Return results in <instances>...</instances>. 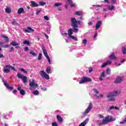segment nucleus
Wrapping results in <instances>:
<instances>
[{
	"label": "nucleus",
	"instance_id": "3c124183",
	"mask_svg": "<svg viewBox=\"0 0 126 126\" xmlns=\"http://www.w3.org/2000/svg\"><path fill=\"white\" fill-rule=\"evenodd\" d=\"M98 117L99 118H100V119H104V116H103V115H101V114H99V115H98Z\"/></svg>",
	"mask_w": 126,
	"mask_h": 126
},
{
	"label": "nucleus",
	"instance_id": "412c9836",
	"mask_svg": "<svg viewBox=\"0 0 126 126\" xmlns=\"http://www.w3.org/2000/svg\"><path fill=\"white\" fill-rule=\"evenodd\" d=\"M109 58H110V59H111V60H114V61H115V60H117V57H116V56H115V53H114V52H113L109 56Z\"/></svg>",
	"mask_w": 126,
	"mask_h": 126
},
{
	"label": "nucleus",
	"instance_id": "49530a36",
	"mask_svg": "<svg viewBox=\"0 0 126 126\" xmlns=\"http://www.w3.org/2000/svg\"><path fill=\"white\" fill-rule=\"evenodd\" d=\"M52 126H58V124H57V122L54 121L52 122Z\"/></svg>",
	"mask_w": 126,
	"mask_h": 126
},
{
	"label": "nucleus",
	"instance_id": "052dcab7",
	"mask_svg": "<svg viewBox=\"0 0 126 126\" xmlns=\"http://www.w3.org/2000/svg\"><path fill=\"white\" fill-rule=\"evenodd\" d=\"M117 1V0H112V3L115 4L116 3V2Z\"/></svg>",
	"mask_w": 126,
	"mask_h": 126
},
{
	"label": "nucleus",
	"instance_id": "7c9ffc66",
	"mask_svg": "<svg viewBox=\"0 0 126 126\" xmlns=\"http://www.w3.org/2000/svg\"><path fill=\"white\" fill-rule=\"evenodd\" d=\"M20 94H21V95H22L23 96H24V95H25L26 94L25 91L24 90H20Z\"/></svg>",
	"mask_w": 126,
	"mask_h": 126
},
{
	"label": "nucleus",
	"instance_id": "4d7b16f0",
	"mask_svg": "<svg viewBox=\"0 0 126 126\" xmlns=\"http://www.w3.org/2000/svg\"><path fill=\"white\" fill-rule=\"evenodd\" d=\"M41 90H43V91H46L47 90V88L46 87L41 88Z\"/></svg>",
	"mask_w": 126,
	"mask_h": 126
},
{
	"label": "nucleus",
	"instance_id": "7ed1b4c3",
	"mask_svg": "<svg viewBox=\"0 0 126 126\" xmlns=\"http://www.w3.org/2000/svg\"><path fill=\"white\" fill-rule=\"evenodd\" d=\"M10 69H12V70H14V71L16 70L15 68L13 66L10 65H6L4 68V72L5 73H8V72L10 71V70H9Z\"/></svg>",
	"mask_w": 126,
	"mask_h": 126
},
{
	"label": "nucleus",
	"instance_id": "bb28decb",
	"mask_svg": "<svg viewBox=\"0 0 126 126\" xmlns=\"http://www.w3.org/2000/svg\"><path fill=\"white\" fill-rule=\"evenodd\" d=\"M122 53L124 54V55H126V46L123 47H122Z\"/></svg>",
	"mask_w": 126,
	"mask_h": 126
},
{
	"label": "nucleus",
	"instance_id": "b1692460",
	"mask_svg": "<svg viewBox=\"0 0 126 126\" xmlns=\"http://www.w3.org/2000/svg\"><path fill=\"white\" fill-rule=\"evenodd\" d=\"M1 37L2 38H4V39H6V40L5 41L6 43H8V42H9V38H8V37H7V36L4 35H2Z\"/></svg>",
	"mask_w": 126,
	"mask_h": 126
},
{
	"label": "nucleus",
	"instance_id": "6ab92c4d",
	"mask_svg": "<svg viewBox=\"0 0 126 126\" xmlns=\"http://www.w3.org/2000/svg\"><path fill=\"white\" fill-rule=\"evenodd\" d=\"M102 24V21H99L97 22L96 26H95V29L97 30V29H99L100 28V26H101V25Z\"/></svg>",
	"mask_w": 126,
	"mask_h": 126
},
{
	"label": "nucleus",
	"instance_id": "a878e982",
	"mask_svg": "<svg viewBox=\"0 0 126 126\" xmlns=\"http://www.w3.org/2000/svg\"><path fill=\"white\" fill-rule=\"evenodd\" d=\"M31 3H32V6H33L34 7H37V6H39V5H38V4L36 3V2H35V1H32Z\"/></svg>",
	"mask_w": 126,
	"mask_h": 126
},
{
	"label": "nucleus",
	"instance_id": "cd10ccee",
	"mask_svg": "<svg viewBox=\"0 0 126 126\" xmlns=\"http://www.w3.org/2000/svg\"><path fill=\"white\" fill-rule=\"evenodd\" d=\"M113 109H116V110H120V108L117 106H112L110 107L109 110H113Z\"/></svg>",
	"mask_w": 126,
	"mask_h": 126
},
{
	"label": "nucleus",
	"instance_id": "603ef678",
	"mask_svg": "<svg viewBox=\"0 0 126 126\" xmlns=\"http://www.w3.org/2000/svg\"><path fill=\"white\" fill-rule=\"evenodd\" d=\"M41 9L38 10L36 11V15H39L40 14V12H41Z\"/></svg>",
	"mask_w": 126,
	"mask_h": 126
},
{
	"label": "nucleus",
	"instance_id": "e433bc0d",
	"mask_svg": "<svg viewBox=\"0 0 126 126\" xmlns=\"http://www.w3.org/2000/svg\"><path fill=\"white\" fill-rule=\"evenodd\" d=\"M23 44H24V45H30V42L27 40H25L23 42Z\"/></svg>",
	"mask_w": 126,
	"mask_h": 126
},
{
	"label": "nucleus",
	"instance_id": "20e7f679",
	"mask_svg": "<svg viewBox=\"0 0 126 126\" xmlns=\"http://www.w3.org/2000/svg\"><path fill=\"white\" fill-rule=\"evenodd\" d=\"M92 79L88 77H83L81 78V80L79 82L80 84H82V83H85L86 82H91Z\"/></svg>",
	"mask_w": 126,
	"mask_h": 126
},
{
	"label": "nucleus",
	"instance_id": "f704fd0d",
	"mask_svg": "<svg viewBox=\"0 0 126 126\" xmlns=\"http://www.w3.org/2000/svg\"><path fill=\"white\" fill-rule=\"evenodd\" d=\"M42 53H39L38 57V61H41L42 60Z\"/></svg>",
	"mask_w": 126,
	"mask_h": 126
},
{
	"label": "nucleus",
	"instance_id": "39448f33",
	"mask_svg": "<svg viewBox=\"0 0 126 126\" xmlns=\"http://www.w3.org/2000/svg\"><path fill=\"white\" fill-rule=\"evenodd\" d=\"M66 1L67 2H66V4L65 5L66 9H67L68 6H69V4L70 7L71 8L75 7L76 6V4L73 3V1H72V0H66Z\"/></svg>",
	"mask_w": 126,
	"mask_h": 126
},
{
	"label": "nucleus",
	"instance_id": "f03ea898",
	"mask_svg": "<svg viewBox=\"0 0 126 126\" xmlns=\"http://www.w3.org/2000/svg\"><path fill=\"white\" fill-rule=\"evenodd\" d=\"M118 91H115L113 93H110L107 95V101L110 102L115 101V96H118Z\"/></svg>",
	"mask_w": 126,
	"mask_h": 126
},
{
	"label": "nucleus",
	"instance_id": "f8f14e48",
	"mask_svg": "<svg viewBox=\"0 0 126 126\" xmlns=\"http://www.w3.org/2000/svg\"><path fill=\"white\" fill-rule=\"evenodd\" d=\"M35 82H36L34 80H32L29 84L30 86L32 88H36V87H38V84H36Z\"/></svg>",
	"mask_w": 126,
	"mask_h": 126
},
{
	"label": "nucleus",
	"instance_id": "c85d7f7f",
	"mask_svg": "<svg viewBox=\"0 0 126 126\" xmlns=\"http://www.w3.org/2000/svg\"><path fill=\"white\" fill-rule=\"evenodd\" d=\"M75 14L76 15H78L79 16H81V15H82V12L78 11L75 13Z\"/></svg>",
	"mask_w": 126,
	"mask_h": 126
},
{
	"label": "nucleus",
	"instance_id": "bf43d9fd",
	"mask_svg": "<svg viewBox=\"0 0 126 126\" xmlns=\"http://www.w3.org/2000/svg\"><path fill=\"white\" fill-rule=\"evenodd\" d=\"M17 90H18V91H20V90H21V87L18 86L17 88Z\"/></svg>",
	"mask_w": 126,
	"mask_h": 126
},
{
	"label": "nucleus",
	"instance_id": "0e129e2a",
	"mask_svg": "<svg viewBox=\"0 0 126 126\" xmlns=\"http://www.w3.org/2000/svg\"><path fill=\"white\" fill-rule=\"evenodd\" d=\"M97 35H98V33H95L94 36V38H96V37H97Z\"/></svg>",
	"mask_w": 126,
	"mask_h": 126
},
{
	"label": "nucleus",
	"instance_id": "72a5a7b5",
	"mask_svg": "<svg viewBox=\"0 0 126 126\" xmlns=\"http://www.w3.org/2000/svg\"><path fill=\"white\" fill-rule=\"evenodd\" d=\"M6 87V88H7V89H8L9 90H10V91L13 90V87L11 86H9V85H8Z\"/></svg>",
	"mask_w": 126,
	"mask_h": 126
},
{
	"label": "nucleus",
	"instance_id": "9b49d317",
	"mask_svg": "<svg viewBox=\"0 0 126 126\" xmlns=\"http://www.w3.org/2000/svg\"><path fill=\"white\" fill-rule=\"evenodd\" d=\"M96 124L97 125H98V126H105V125H107L106 124V120L104 119H103L102 120V121H101V120H98L97 122H96Z\"/></svg>",
	"mask_w": 126,
	"mask_h": 126
},
{
	"label": "nucleus",
	"instance_id": "aec40b11",
	"mask_svg": "<svg viewBox=\"0 0 126 126\" xmlns=\"http://www.w3.org/2000/svg\"><path fill=\"white\" fill-rule=\"evenodd\" d=\"M10 45L14 47L15 46H19V45H20V43H17L15 41H13L10 42Z\"/></svg>",
	"mask_w": 126,
	"mask_h": 126
},
{
	"label": "nucleus",
	"instance_id": "1a4fd4ad",
	"mask_svg": "<svg viewBox=\"0 0 126 126\" xmlns=\"http://www.w3.org/2000/svg\"><path fill=\"white\" fill-rule=\"evenodd\" d=\"M104 119L105 120L106 125L109 124L110 122H115V121H116V119L113 118V117L109 118V116H106Z\"/></svg>",
	"mask_w": 126,
	"mask_h": 126
},
{
	"label": "nucleus",
	"instance_id": "37998d69",
	"mask_svg": "<svg viewBox=\"0 0 126 126\" xmlns=\"http://www.w3.org/2000/svg\"><path fill=\"white\" fill-rule=\"evenodd\" d=\"M62 3H59V2H58V3H56L54 5V6L55 7H57V6H60V5H62Z\"/></svg>",
	"mask_w": 126,
	"mask_h": 126
},
{
	"label": "nucleus",
	"instance_id": "2eb2a0df",
	"mask_svg": "<svg viewBox=\"0 0 126 126\" xmlns=\"http://www.w3.org/2000/svg\"><path fill=\"white\" fill-rule=\"evenodd\" d=\"M88 122H89V119L87 118L83 122L81 123L79 126H85Z\"/></svg>",
	"mask_w": 126,
	"mask_h": 126
},
{
	"label": "nucleus",
	"instance_id": "4468645a",
	"mask_svg": "<svg viewBox=\"0 0 126 126\" xmlns=\"http://www.w3.org/2000/svg\"><path fill=\"white\" fill-rule=\"evenodd\" d=\"M123 81V78L120 76H118L114 82V83H121Z\"/></svg>",
	"mask_w": 126,
	"mask_h": 126
},
{
	"label": "nucleus",
	"instance_id": "6e6552de",
	"mask_svg": "<svg viewBox=\"0 0 126 126\" xmlns=\"http://www.w3.org/2000/svg\"><path fill=\"white\" fill-rule=\"evenodd\" d=\"M17 76L19 78L22 79L24 83H26L27 82V77L23 76V75L20 74V73H17Z\"/></svg>",
	"mask_w": 126,
	"mask_h": 126
},
{
	"label": "nucleus",
	"instance_id": "58836bf2",
	"mask_svg": "<svg viewBox=\"0 0 126 126\" xmlns=\"http://www.w3.org/2000/svg\"><path fill=\"white\" fill-rule=\"evenodd\" d=\"M30 54L32 55L33 57H36V53H35L33 51H30Z\"/></svg>",
	"mask_w": 126,
	"mask_h": 126
},
{
	"label": "nucleus",
	"instance_id": "5701e85b",
	"mask_svg": "<svg viewBox=\"0 0 126 126\" xmlns=\"http://www.w3.org/2000/svg\"><path fill=\"white\" fill-rule=\"evenodd\" d=\"M72 29H70L68 30V33L69 37H70L72 36V34H73V32H72Z\"/></svg>",
	"mask_w": 126,
	"mask_h": 126
},
{
	"label": "nucleus",
	"instance_id": "a19ab883",
	"mask_svg": "<svg viewBox=\"0 0 126 126\" xmlns=\"http://www.w3.org/2000/svg\"><path fill=\"white\" fill-rule=\"evenodd\" d=\"M11 24L12 25H18V23H17V22L16 21H14L11 22Z\"/></svg>",
	"mask_w": 126,
	"mask_h": 126
},
{
	"label": "nucleus",
	"instance_id": "393cba45",
	"mask_svg": "<svg viewBox=\"0 0 126 126\" xmlns=\"http://www.w3.org/2000/svg\"><path fill=\"white\" fill-rule=\"evenodd\" d=\"M5 11L6 13H11V9L9 7H7L6 8Z\"/></svg>",
	"mask_w": 126,
	"mask_h": 126
},
{
	"label": "nucleus",
	"instance_id": "de8ad7c7",
	"mask_svg": "<svg viewBox=\"0 0 126 126\" xmlns=\"http://www.w3.org/2000/svg\"><path fill=\"white\" fill-rule=\"evenodd\" d=\"M83 43L84 44V45H86V44H87V40L86 39H84L83 40Z\"/></svg>",
	"mask_w": 126,
	"mask_h": 126
},
{
	"label": "nucleus",
	"instance_id": "79ce46f5",
	"mask_svg": "<svg viewBox=\"0 0 126 126\" xmlns=\"http://www.w3.org/2000/svg\"><path fill=\"white\" fill-rule=\"evenodd\" d=\"M20 70H21V71H22L23 72H24V73H27V70L24 69V68H20Z\"/></svg>",
	"mask_w": 126,
	"mask_h": 126
},
{
	"label": "nucleus",
	"instance_id": "338daca9",
	"mask_svg": "<svg viewBox=\"0 0 126 126\" xmlns=\"http://www.w3.org/2000/svg\"><path fill=\"white\" fill-rule=\"evenodd\" d=\"M0 58H3V54H0Z\"/></svg>",
	"mask_w": 126,
	"mask_h": 126
},
{
	"label": "nucleus",
	"instance_id": "f257e3e1",
	"mask_svg": "<svg viewBox=\"0 0 126 126\" xmlns=\"http://www.w3.org/2000/svg\"><path fill=\"white\" fill-rule=\"evenodd\" d=\"M71 26L73 27V32L77 33L78 32V25L76 23L80 24V21H77L75 18H71Z\"/></svg>",
	"mask_w": 126,
	"mask_h": 126
},
{
	"label": "nucleus",
	"instance_id": "6e6d98bb",
	"mask_svg": "<svg viewBox=\"0 0 126 126\" xmlns=\"http://www.w3.org/2000/svg\"><path fill=\"white\" fill-rule=\"evenodd\" d=\"M24 51L27 52V51H29V48L28 47H26L24 48Z\"/></svg>",
	"mask_w": 126,
	"mask_h": 126
},
{
	"label": "nucleus",
	"instance_id": "13d9d810",
	"mask_svg": "<svg viewBox=\"0 0 126 126\" xmlns=\"http://www.w3.org/2000/svg\"><path fill=\"white\" fill-rule=\"evenodd\" d=\"M15 49H21V46H18V45H17V46H15Z\"/></svg>",
	"mask_w": 126,
	"mask_h": 126
},
{
	"label": "nucleus",
	"instance_id": "4be33fe9",
	"mask_svg": "<svg viewBox=\"0 0 126 126\" xmlns=\"http://www.w3.org/2000/svg\"><path fill=\"white\" fill-rule=\"evenodd\" d=\"M105 77V71H103L100 75L99 77V80L102 81L103 80V78Z\"/></svg>",
	"mask_w": 126,
	"mask_h": 126
},
{
	"label": "nucleus",
	"instance_id": "dca6fc26",
	"mask_svg": "<svg viewBox=\"0 0 126 126\" xmlns=\"http://www.w3.org/2000/svg\"><path fill=\"white\" fill-rule=\"evenodd\" d=\"M57 120L58 121V122L60 123V124H62L63 122V118H62V117H61V116L60 115H57Z\"/></svg>",
	"mask_w": 126,
	"mask_h": 126
},
{
	"label": "nucleus",
	"instance_id": "c03bdc74",
	"mask_svg": "<svg viewBox=\"0 0 126 126\" xmlns=\"http://www.w3.org/2000/svg\"><path fill=\"white\" fill-rule=\"evenodd\" d=\"M46 4V2L41 1L39 2V5H41V6H44Z\"/></svg>",
	"mask_w": 126,
	"mask_h": 126
},
{
	"label": "nucleus",
	"instance_id": "c756f323",
	"mask_svg": "<svg viewBox=\"0 0 126 126\" xmlns=\"http://www.w3.org/2000/svg\"><path fill=\"white\" fill-rule=\"evenodd\" d=\"M46 71L47 73H48V74H49V73H51V67H47L46 69Z\"/></svg>",
	"mask_w": 126,
	"mask_h": 126
},
{
	"label": "nucleus",
	"instance_id": "774afa93",
	"mask_svg": "<svg viewBox=\"0 0 126 126\" xmlns=\"http://www.w3.org/2000/svg\"><path fill=\"white\" fill-rule=\"evenodd\" d=\"M93 23L92 22H89L88 23V25H92Z\"/></svg>",
	"mask_w": 126,
	"mask_h": 126
},
{
	"label": "nucleus",
	"instance_id": "a211bd4d",
	"mask_svg": "<svg viewBox=\"0 0 126 126\" xmlns=\"http://www.w3.org/2000/svg\"><path fill=\"white\" fill-rule=\"evenodd\" d=\"M112 63V62H111L110 61H107L106 63H103L101 67L104 68L106 65H108V64H111Z\"/></svg>",
	"mask_w": 126,
	"mask_h": 126
},
{
	"label": "nucleus",
	"instance_id": "864d4df0",
	"mask_svg": "<svg viewBox=\"0 0 126 126\" xmlns=\"http://www.w3.org/2000/svg\"><path fill=\"white\" fill-rule=\"evenodd\" d=\"M61 34L62 36H66V35H68L66 32H62Z\"/></svg>",
	"mask_w": 126,
	"mask_h": 126
},
{
	"label": "nucleus",
	"instance_id": "0eeeda50",
	"mask_svg": "<svg viewBox=\"0 0 126 126\" xmlns=\"http://www.w3.org/2000/svg\"><path fill=\"white\" fill-rule=\"evenodd\" d=\"M39 75H40L41 77H44V78H45V79H47V80H49V79H50V76H49V75L46 73V72L44 70H41L39 71Z\"/></svg>",
	"mask_w": 126,
	"mask_h": 126
},
{
	"label": "nucleus",
	"instance_id": "473e14b6",
	"mask_svg": "<svg viewBox=\"0 0 126 126\" xmlns=\"http://www.w3.org/2000/svg\"><path fill=\"white\" fill-rule=\"evenodd\" d=\"M32 94H33L34 95H39V91H38V90H35V91L32 92Z\"/></svg>",
	"mask_w": 126,
	"mask_h": 126
},
{
	"label": "nucleus",
	"instance_id": "5fc2aeb1",
	"mask_svg": "<svg viewBox=\"0 0 126 126\" xmlns=\"http://www.w3.org/2000/svg\"><path fill=\"white\" fill-rule=\"evenodd\" d=\"M8 47H9V44H5L3 46V48H8Z\"/></svg>",
	"mask_w": 126,
	"mask_h": 126
},
{
	"label": "nucleus",
	"instance_id": "9d476101",
	"mask_svg": "<svg viewBox=\"0 0 126 126\" xmlns=\"http://www.w3.org/2000/svg\"><path fill=\"white\" fill-rule=\"evenodd\" d=\"M93 108V105L92 104V102H90L89 106L85 110L84 112L85 114H88V113H89V112H90L91 110H92Z\"/></svg>",
	"mask_w": 126,
	"mask_h": 126
},
{
	"label": "nucleus",
	"instance_id": "a18cd8bd",
	"mask_svg": "<svg viewBox=\"0 0 126 126\" xmlns=\"http://www.w3.org/2000/svg\"><path fill=\"white\" fill-rule=\"evenodd\" d=\"M3 83L4 85H5V86L6 87L8 85V84H7V82H6V81L3 80Z\"/></svg>",
	"mask_w": 126,
	"mask_h": 126
},
{
	"label": "nucleus",
	"instance_id": "c9c22d12",
	"mask_svg": "<svg viewBox=\"0 0 126 126\" xmlns=\"http://www.w3.org/2000/svg\"><path fill=\"white\" fill-rule=\"evenodd\" d=\"M106 73L109 75L111 74V69H110V68H107L106 69Z\"/></svg>",
	"mask_w": 126,
	"mask_h": 126
},
{
	"label": "nucleus",
	"instance_id": "f3484780",
	"mask_svg": "<svg viewBox=\"0 0 126 126\" xmlns=\"http://www.w3.org/2000/svg\"><path fill=\"white\" fill-rule=\"evenodd\" d=\"M17 13H18V14H21V13H25L24 9L23 7L19 8L17 11Z\"/></svg>",
	"mask_w": 126,
	"mask_h": 126
},
{
	"label": "nucleus",
	"instance_id": "4c0bfd02",
	"mask_svg": "<svg viewBox=\"0 0 126 126\" xmlns=\"http://www.w3.org/2000/svg\"><path fill=\"white\" fill-rule=\"evenodd\" d=\"M70 38H71V39H73V40H74V41H78V39L75 36L72 35L70 36Z\"/></svg>",
	"mask_w": 126,
	"mask_h": 126
},
{
	"label": "nucleus",
	"instance_id": "2f4dec72",
	"mask_svg": "<svg viewBox=\"0 0 126 126\" xmlns=\"http://www.w3.org/2000/svg\"><path fill=\"white\" fill-rule=\"evenodd\" d=\"M107 8L108 9H109V10L112 11L114 9V8H115V7L114 6V5H111L107 7Z\"/></svg>",
	"mask_w": 126,
	"mask_h": 126
},
{
	"label": "nucleus",
	"instance_id": "ddd939ff",
	"mask_svg": "<svg viewBox=\"0 0 126 126\" xmlns=\"http://www.w3.org/2000/svg\"><path fill=\"white\" fill-rule=\"evenodd\" d=\"M24 31L27 33H30V32H34L35 30H34V29H32L31 27H28V29H24Z\"/></svg>",
	"mask_w": 126,
	"mask_h": 126
},
{
	"label": "nucleus",
	"instance_id": "8fccbe9b",
	"mask_svg": "<svg viewBox=\"0 0 126 126\" xmlns=\"http://www.w3.org/2000/svg\"><path fill=\"white\" fill-rule=\"evenodd\" d=\"M44 19H45V20H49V17L48 16H45L43 17Z\"/></svg>",
	"mask_w": 126,
	"mask_h": 126
},
{
	"label": "nucleus",
	"instance_id": "e2e57ef3",
	"mask_svg": "<svg viewBox=\"0 0 126 126\" xmlns=\"http://www.w3.org/2000/svg\"><path fill=\"white\" fill-rule=\"evenodd\" d=\"M14 50V48L13 47H11V50L9 51V53H11V52H12Z\"/></svg>",
	"mask_w": 126,
	"mask_h": 126
},
{
	"label": "nucleus",
	"instance_id": "ea45409f",
	"mask_svg": "<svg viewBox=\"0 0 126 126\" xmlns=\"http://www.w3.org/2000/svg\"><path fill=\"white\" fill-rule=\"evenodd\" d=\"M94 93L95 94V96H97V94H99V91H98L96 89H94Z\"/></svg>",
	"mask_w": 126,
	"mask_h": 126
},
{
	"label": "nucleus",
	"instance_id": "680f3d73",
	"mask_svg": "<svg viewBox=\"0 0 126 126\" xmlns=\"http://www.w3.org/2000/svg\"><path fill=\"white\" fill-rule=\"evenodd\" d=\"M93 6H96L97 7H100L102 6L101 5H94Z\"/></svg>",
	"mask_w": 126,
	"mask_h": 126
},
{
	"label": "nucleus",
	"instance_id": "09e8293b",
	"mask_svg": "<svg viewBox=\"0 0 126 126\" xmlns=\"http://www.w3.org/2000/svg\"><path fill=\"white\" fill-rule=\"evenodd\" d=\"M92 71H93V68L92 67H90L89 68V72L91 73L92 72Z\"/></svg>",
	"mask_w": 126,
	"mask_h": 126
},
{
	"label": "nucleus",
	"instance_id": "69168bd1",
	"mask_svg": "<svg viewBox=\"0 0 126 126\" xmlns=\"http://www.w3.org/2000/svg\"><path fill=\"white\" fill-rule=\"evenodd\" d=\"M45 36L47 38V39H49V36H48L46 33H45Z\"/></svg>",
	"mask_w": 126,
	"mask_h": 126
},
{
	"label": "nucleus",
	"instance_id": "423d86ee",
	"mask_svg": "<svg viewBox=\"0 0 126 126\" xmlns=\"http://www.w3.org/2000/svg\"><path fill=\"white\" fill-rule=\"evenodd\" d=\"M42 50L43 51V54L44 55L46 59L48 60V63L50 64H51V59H50L49 55H48V52H47V50L46 49L45 46H42Z\"/></svg>",
	"mask_w": 126,
	"mask_h": 126
}]
</instances>
